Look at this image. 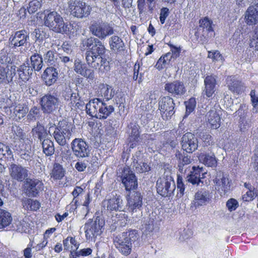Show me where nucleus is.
Masks as SVG:
<instances>
[{"label": "nucleus", "mask_w": 258, "mask_h": 258, "mask_svg": "<svg viewBox=\"0 0 258 258\" xmlns=\"http://www.w3.org/2000/svg\"><path fill=\"white\" fill-rule=\"evenodd\" d=\"M164 89L174 97H181L186 91L184 83L179 81L166 83Z\"/></svg>", "instance_id": "2eb2a0df"}, {"label": "nucleus", "mask_w": 258, "mask_h": 258, "mask_svg": "<svg viewBox=\"0 0 258 258\" xmlns=\"http://www.w3.org/2000/svg\"><path fill=\"white\" fill-rule=\"evenodd\" d=\"M7 50L5 49H3L1 50L0 53V63L1 65L4 64H10L9 62L11 61V58L8 55Z\"/></svg>", "instance_id": "603ef678"}, {"label": "nucleus", "mask_w": 258, "mask_h": 258, "mask_svg": "<svg viewBox=\"0 0 258 258\" xmlns=\"http://www.w3.org/2000/svg\"><path fill=\"white\" fill-rule=\"evenodd\" d=\"M10 176L18 181H23L28 178V170L21 165L12 164L10 167Z\"/></svg>", "instance_id": "6ab92c4d"}, {"label": "nucleus", "mask_w": 258, "mask_h": 258, "mask_svg": "<svg viewBox=\"0 0 258 258\" xmlns=\"http://www.w3.org/2000/svg\"><path fill=\"white\" fill-rule=\"evenodd\" d=\"M208 57L211 58L213 60H222V56L218 51H215L213 52L209 51Z\"/></svg>", "instance_id": "13d9d810"}, {"label": "nucleus", "mask_w": 258, "mask_h": 258, "mask_svg": "<svg viewBox=\"0 0 258 258\" xmlns=\"http://www.w3.org/2000/svg\"><path fill=\"white\" fill-rule=\"evenodd\" d=\"M43 152L46 156H51L54 154V147L53 142L49 139H46L41 142Z\"/></svg>", "instance_id": "a19ab883"}, {"label": "nucleus", "mask_w": 258, "mask_h": 258, "mask_svg": "<svg viewBox=\"0 0 258 258\" xmlns=\"http://www.w3.org/2000/svg\"><path fill=\"white\" fill-rule=\"evenodd\" d=\"M41 7V2L39 0H32L29 4L27 12L29 14H33L36 12Z\"/></svg>", "instance_id": "a18cd8bd"}, {"label": "nucleus", "mask_w": 258, "mask_h": 258, "mask_svg": "<svg viewBox=\"0 0 258 258\" xmlns=\"http://www.w3.org/2000/svg\"><path fill=\"white\" fill-rule=\"evenodd\" d=\"M175 157L178 160V170L181 173H184L188 169L187 165L191 163L190 156H189L183 153L182 154L179 151H176Z\"/></svg>", "instance_id": "bb28decb"}, {"label": "nucleus", "mask_w": 258, "mask_h": 258, "mask_svg": "<svg viewBox=\"0 0 258 258\" xmlns=\"http://www.w3.org/2000/svg\"><path fill=\"white\" fill-rule=\"evenodd\" d=\"M177 189L179 190L181 195H183L184 191V185L182 182V178L178 176L177 181Z\"/></svg>", "instance_id": "e2e57ef3"}, {"label": "nucleus", "mask_w": 258, "mask_h": 258, "mask_svg": "<svg viewBox=\"0 0 258 258\" xmlns=\"http://www.w3.org/2000/svg\"><path fill=\"white\" fill-rule=\"evenodd\" d=\"M114 111V107L101 100L100 107L99 108L100 119H106Z\"/></svg>", "instance_id": "72a5a7b5"}, {"label": "nucleus", "mask_w": 258, "mask_h": 258, "mask_svg": "<svg viewBox=\"0 0 258 258\" xmlns=\"http://www.w3.org/2000/svg\"><path fill=\"white\" fill-rule=\"evenodd\" d=\"M110 49L113 50H119L122 49L124 43L122 40L118 36H112L109 39Z\"/></svg>", "instance_id": "4c0bfd02"}, {"label": "nucleus", "mask_w": 258, "mask_h": 258, "mask_svg": "<svg viewBox=\"0 0 258 258\" xmlns=\"http://www.w3.org/2000/svg\"><path fill=\"white\" fill-rule=\"evenodd\" d=\"M18 72L19 79L21 80V81H19L18 82V84L21 87V88L23 89L25 86L24 83L28 81L30 77V75L32 74L33 69L29 66L24 64L20 66V68L18 70Z\"/></svg>", "instance_id": "393cba45"}, {"label": "nucleus", "mask_w": 258, "mask_h": 258, "mask_svg": "<svg viewBox=\"0 0 258 258\" xmlns=\"http://www.w3.org/2000/svg\"><path fill=\"white\" fill-rule=\"evenodd\" d=\"M100 104L101 100L98 98L90 100L86 105L87 113L92 117L98 118Z\"/></svg>", "instance_id": "a878e982"}, {"label": "nucleus", "mask_w": 258, "mask_h": 258, "mask_svg": "<svg viewBox=\"0 0 258 258\" xmlns=\"http://www.w3.org/2000/svg\"><path fill=\"white\" fill-rule=\"evenodd\" d=\"M56 59V54L52 50L48 51L44 56V61L50 65L54 64Z\"/></svg>", "instance_id": "09e8293b"}, {"label": "nucleus", "mask_w": 258, "mask_h": 258, "mask_svg": "<svg viewBox=\"0 0 258 258\" xmlns=\"http://www.w3.org/2000/svg\"><path fill=\"white\" fill-rule=\"evenodd\" d=\"M184 104L186 107L185 113L186 115H188L194 111L196 105V101L195 98H191L188 100L185 101Z\"/></svg>", "instance_id": "8fccbe9b"}, {"label": "nucleus", "mask_w": 258, "mask_h": 258, "mask_svg": "<svg viewBox=\"0 0 258 258\" xmlns=\"http://www.w3.org/2000/svg\"><path fill=\"white\" fill-rule=\"evenodd\" d=\"M78 94L77 93H72L71 94V96L70 98H66V100L67 101H70V102L69 104H71V105L74 106V104L76 103V101L78 100Z\"/></svg>", "instance_id": "69168bd1"}, {"label": "nucleus", "mask_w": 258, "mask_h": 258, "mask_svg": "<svg viewBox=\"0 0 258 258\" xmlns=\"http://www.w3.org/2000/svg\"><path fill=\"white\" fill-rule=\"evenodd\" d=\"M16 74V67L11 64L0 65V85L13 84V78Z\"/></svg>", "instance_id": "9b49d317"}, {"label": "nucleus", "mask_w": 258, "mask_h": 258, "mask_svg": "<svg viewBox=\"0 0 258 258\" xmlns=\"http://www.w3.org/2000/svg\"><path fill=\"white\" fill-rule=\"evenodd\" d=\"M203 163L209 167L215 166L217 164V160L215 155L213 153L207 154L201 156Z\"/></svg>", "instance_id": "c03bdc74"}, {"label": "nucleus", "mask_w": 258, "mask_h": 258, "mask_svg": "<svg viewBox=\"0 0 258 258\" xmlns=\"http://www.w3.org/2000/svg\"><path fill=\"white\" fill-rule=\"evenodd\" d=\"M158 106L162 118L164 120L170 119L175 113V103L173 99L169 96L160 98Z\"/></svg>", "instance_id": "0eeeda50"}, {"label": "nucleus", "mask_w": 258, "mask_h": 258, "mask_svg": "<svg viewBox=\"0 0 258 258\" xmlns=\"http://www.w3.org/2000/svg\"><path fill=\"white\" fill-rule=\"evenodd\" d=\"M88 165V160L79 161L75 164L76 169L80 172L84 171Z\"/></svg>", "instance_id": "6e6d98bb"}, {"label": "nucleus", "mask_w": 258, "mask_h": 258, "mask_svg": "<svg viewBox=\"0 0 258 258\" xmlns=\"http://www.w3.org/2000/svg\"><path fill=\"white\" fill-rule=\"evenodd\" d=\"M255 193L251 189H249L246 194L242 196V199L244 201H250L252 200Z\"/></svg>", "instance_id": "052dcab7"}, {"label": "nucleus", "mask_w": 258, "mask_h": 258, "mask_svg": "<svg viewBox=\"0 0 258 258\" xmlns=\"http://www.w3.org/2000/svg\"><path fill=\"white\" fill-rule=\"evenodd\" d=\"M210 200L209 191L205 189L198 190L195 193L191 207L197 208L200 206H205L209 203Z\"/></svg>", "instance_id": "412c9836"}, {"label": "nucleus", "mask_w": 258, "mask_h": 258, "mask_svg": "<svg viewBox=\"0 0 258 258\" xmlns=\"http://www.w3.org/2000/svg\"><path fill=\"white\" fill-rule=\"evenodd\" d=\"M72 125L66 120L59 121L55 126L52 135L56 142L60 146L66 145L72 135Z\"/></svg>", "instance_id": "20e7f679"}, {"label": "nucleus", "mask_w": 258, "mask_h": 258, "mask_svg": "<svg viewBox=\"0 0 258 258\" xmlns=\"http://www.w3.org/2000/svg\"><path fill=\"white\" fill-rule=\"evenodd\" d=\"M181 145L184 151L191 153L198 149V139L193 134L187 133L182 136Z\"/></svg>", "instance_id": "4468645a"}, {"label": "nucleus", "mask_w": 258, "mask_h": 258, "mask_svg": "<svg viewBox=\"0 0 258 258\" xmlns=\"http://www.w3.org/2000/svg\"><path fill=\"white\" fill-rule=\"evenodd\" d=\"M12 221V214L8 211L0 208V229L11 228Z\"/></svg>", "instance_id": "2f4dec72"}, {"label": "nucleus", "mask_w": 258, "mask_h": 258, "mask_svg": "<svg viewBox=\"0 0 258 258\" xmlns=\"http://www.w3.org/2000/svg\"><path fill=\"white\" fill-rule=\"evenodd\" d=\"M13 152L10 148L5 144L0 143V160L4 158L12 157Z\"/></svg>", "instance_id": "49530a36"}, {"label": "nucleus", "mask_w": 258, "mask_h": 258, "mask_svg": "<svg viewBox=\"0 0 258 258\" xmlns=\"http://www.w3.org/2000/svg\"><path fill=\"white\" fill-rule=\"evenodd\" d=\"M74 70L77 73L87 78L93 79L94 78V71L88 68L87 66L85 64H83L79 59L75 61Z\"/></svg>", "instance_id": "c85d7f7f"}, {"label": "nucleus", "mask_w": 258, "mask_h": 258, "mask_svg": "<svg viewBox=\"0 0 258 258\" xmlns=\"http://www.w3.org/2000/svg\"><path fill=\"white\" fill-rule=\"evenodd\" d=\"M203 177L197 176V175H195V174H190L187 176V180L192 184H199L200 182H201V178Z\"/></svg>", "instance_id": "4d7b16f0"}, {"label": "nucleus", "mask_w": 258, "mask_h": 258, "mask_svg": "<svg viewBox=\"0 0 258 258\" xmlns=\"http://www.w3.org/2000/svg\"><path fill=\"white\" fill-rule=\"evenodd\" d=\"M169 9L167 8H163L161 10L160 14V21L162 24L165 23L167 17L168 16Z\"/></svg>", "instance_id": "bf43d9fd"}, {"label": "nucleus", "mask_w": 258, "mask_h": 258, "mask_svg": "<svg viewBox=\"0 0 258 258\" xmlns=\"http://www.w3.org/2000/svg\"><path fill=\"white\" fill-rule=\"evenodd\" d=\"M252 159L253 160V166L254 168L256 170L258 171V150H255L254 151V154L252 158Z\"/></svg>", "instance_id": "774afa93"}, {"label": "nucleus", "mask_w": 258, "mask_h": 258, "mask_svg": "<svg viewBox=\"0 0 258 258\" xmlns=\"http://www.w3.org/2000/svg\"><path fill=\"white\" fill-rule=\"evenodd\" d=\"M58 72L53 67H47L43 73L41 78L44 83L47 86L54 84L58 79Z\"/></svg>", "instance_id": "4be33fe9"}, {"label": "nucleus", "mask_w": 258, "mask_h": 258, "mask_svg": "<svg viewBox=\"0 0 258 258\" xmlns=\"http://www.w3.org/2000/svg\"><path fill=\"white\" fill-rule=\"evenodd\" d=\"M103 222L97 218L95 221H91L85 225V234L87 239H92L99 235L102 233L101 228Z\"/></svg>", "instance_id": "ddd939ff"}, {"label": "nucleus", "mask_w": 258, "mask_h": 258, "mask_svg": "<svg viewBox=\"0 0 258 258\" xmlns=\"http://www.w3.org/2000/svg\"><path fill=\"white\" fill-rule=\"evenodd\" d=\"M24 183V193L29 197H35L43 190V184L39 179L28 178Z\"/></svg>", "instance_id": "9d476101"}, {"label": "nucleus", "mask_w": 258, "mask_h": 258, "mask_svg": "<svg viewBox=\"0 0 258 258\" xmlns=\"http://www.w3.org/2000/svg\"><path fill=\"white\" fill-rule=\"evenodd\" d=\"M205 89L203 93L207 97H210L216 90V80L214 76L208 75L204 80Z\"/></svg>", "instance_id": "c756f323"}, {"label": "nucleus", "mask_w": 258, "mask_h": 258, "mask_svg": "<svg viewBox=\"0 0 258 258\" xmlns=\"http://www.w3.org/2000/svg\"><path fill=\"white\" fill-rule=\"evenodd\" d=\"M250 95L253 106V110L254 112H258V97L255 95V91L254 90H252L251 91Z\"/></svg>", "instance_id": "5fc2aeb1"}, {"label": "nucleus", "mask_w": 258, "mask_h": 258, "mask_svg": "<svg viewBox=\"0 0 258 258\" xmlns=\"http://www.w3.org/2000/svg\"><path fill=\"white\" fill-rule=\"evenodd\" d=\"M156 186L157 192L165 197L170 196L175 189L174 182L171 177L160 178L157 181Z\"/></svg>", "instance_id": "1a4fd4ad"}, {"label": "nucleus", "mask_w": 258, "mask_h": 258, "mask_svg": "<svg viewBox=\"0 0 258 258\" xmlns=\"http://www.w3.org/2000/svg\"><path fill=\"white\" fill-rule=\"evenodd\" d=\"M226 206L228 210L232 212L235 210L238 207V203L235 199L231 198L227 201Z\"/></svg>", "instance_id": "864d4df0"}, {"label": "nucleus", "mask_w": 258, "mask_h": 258, "mask_svg": "<svg viewBox=\"0 0 258 258\" xmlns=\"http://www.w3.org/2000/svg\"><path fill=\"white\" fill-rule=\"evenodd\" d=\"M85 44L88 48L85 58L89 66L103 72L109 71V62L103 57L105 47L102 42L98 38L91 37L87 39Z\"/></svg>", "instance_id": "f257e3e1"}, {"label": "nucleus", "mask_w": 258, "mask_h": 258, "mask_svg": "<svg viewBox=\"0 0 258 258\" xmlns=\"http://www.w3.org/2000/svg\"><path fill=\"white\" fill-rule=\"evenodd\" d=\"M22 204L27 210L37 211L40 207V203L37 200L25 198L22 200Z\"/></svg>", "instance_id": "79ce46f5"}, {"label": "nucleus", "mask_w": 258, "mask_h": 258, "mask_svg": "<svg viewBox=\"0 0 258 258\" xmlns=\"http://www.w3.org/2000/svg\"><path fill=\"white\" fill-rule=\"evenodd\" d=\"M89 29L93 35L100 39H104L114 32L111 25L106 22L99 21L93 22L91 24Z\"/></svg>", "instance_id": "39448f33"}, {"label": "nucleus", "mask_w": 258, "mask_h": 258, "mask_svg": "<svg viewBox=\"0 0 258 258\" xmlns=\"http://www.w3.org/2000/svg\"><path fill=\"white\" fill-rule=\"evenodd\" d=\"M13 110L15 117H18L19 119L25 116L29 110L26 105L20 104L15 106Z\"/></svg>", "instance_id": "37998d69"}, {"label": "nucleus", "mask_w": 258, "mask_h": 258, "mask_svg": "<svg viewBox=\"0 0 258 258\" xmlns=\"http://www.w3.org/2000/svg\"><path fill=\"white\" fill-rule=\"evenodd\" d=\"M29 34L25 30L16 31L11 35L9 41L10 45L16 48L24 46L28 42L29 39Z\"/></svg>", "instance_id": "dca6fc26"}, {"label": "nucleus", "mask_w": 258, "mask_h": 258, "mask_svg": "<svg viewBox=\"0 0 258 258\" xmlns=\"http://www.w3.org/2000/svg\"><path fill=\"white\" fill-rule=\"evenodd\" d=\"M161 57L163 59L164 63H166V65L170 64L172 61H173L175 60V58L173 56V54H170V52H168L163 56Z\"/></svg>", "instance_id": "680f3d73"}, {"label": "nucleus", "mask_w": 258, "mask_h": 258, "mask_svg": "<svg viewBox=\"0 0 258 258\" xmlns=\"http://www.w3.org/2000/svg\"><path fill=\"white\" fill-rule=\"evenodd\" d=\"M39 113V109L36 106L33 107L30 110L29 113L28 115V118L30 119H33L35 117V116L38 115Z\"/></svg>", "instance_id": "0e129e2a"}, {"label": "nucleus", "mask_w": 258, "mask_h": 258, "mask_svg": "<svg viewBox=\"0 0 258 258\" xmlns=\"http://www.w3.org/2000/svg\"><path fill=\"white\" fill-rule=\"evenodd\" d=\"M71 148L74 155L78 158L88 157L91 150L89 145L83 139L79 138L72 141Z\"/></svg>", "instance_id": "f8f14e48"}, {"label": "nucleus", "mask_w": 258, "mask_h": 258, "mask_svg": "<svg viewBox=\"0 0 258 258\" xmlns=\"http://www.w3.org/2000/svg\"><path fill=\"white\" fill-rule=\"evenodd\" d=\"M98 92L107 100L111 99L114 95V92L111 87L107 84L100 85Z\"/></svg>", "instance_id": "ea45409f"}, {"label": "nucleus", "mask_w": 258, "mask_h": 258, "mask_svg": "<svg viewBox=\"0 0 258 258\" xmlns=\"http://www.w3.org/2000/svg\"><path fill=\"white\" fill-rule=\"evenodd\" d=\"M91 10L90 6L86 3L79 1L74 3L73 8L72 9V14L78 18H86L90 15Z\"/></svg>", "instance_id": "a211bd4d"}, {"label": "nucleus", "mask_w": 258, "mask_h": 258, "mask_svg": "<svg viewBox=\"0 0 258 258\" xmlns=\"http://www.w3.org/2000/svg\"><path fill=\"white\" fill-rule=\"evenodd\" d=\"M128 206V210L132 213H136L138 211H141L143 205L142 196L139 192H134L131 196L126 197Z\"/></svg>", "instance_id": "f3484780"}, {"label": "nucleus", "mask_w": 258, "mask_h": 258, "mask_svg": "<svg viewBox=\"0 0 258 258\" xmlns=\"http://www.w3.org/2000/svg\"><path fill=\"white\" fill-rule=\"evenodd\" d=\"M138 235L136 230H130L116 235L113 240L115 247L125 255H128L131 251L132 242L135 241Z\"/></svg>", "instance_id": "7ed1b4c3"}, {"label": "nucleus", "mask_w": 258, "mask_h": 258, "mask_svg": "<svg viewBox=\"0 0 258 258\" xmlns=\"http://www.w3.org/2000/svg\"><path fill=\"white\" fill-rule=\"evenodd\" d=\"M40 103L43 112L50 114L58 109L60 100L56 95L48 93L41 98Z\"/></svg>", "instance_id": "423d86ee"}, {"label": "nucleus", "mask_w": 258, "mask_h": 258, "mask_svg": "<svg viewBox=\"0 0 258 258\" xmlns=\"http://www.w3.org/2000/svg\"><path fill=\"white\" fill-rule=\"evenodd\" d=\"M199 27L198 33L202 35L204 38L207 39L213 36L214 30L212 27L213 22L208 18L205 17L199 21Z\"/></svg>", "instance_id": "aec40b11"}, {"label": "nucleus", "mask_w": 258, "mask_h": 258, "mask_svg": "<svg viewBox=\"0 0 258 258\" xmlns=\"http://www.w3.org/2000/svg\"><path fill=\"white\" fill-rule=\"evenodd\" d=\"M228 87L229 89L233 93L239 94L244 91V86L241 81L237 80L234 77H230L228 79Z\"/></svg>", "instance_id": "473e14b6"}, {"label": "nucleus", "mask_w": 258, "mask_h": 258, "mask_svg": "<svg viewBox=\"0 0 258 258\" xmlns=\"http://www.w3.org/2000/svg\"><path fill=\"white\" fill-rule=\"evenodd\" d=\"M216 183V188L218 190H221L225 194L229 189V181L226 174L221 171L217 173L216 176L214 179Z\"/></svg>", "instance_id": "b1692460"}, {"label": "nucleus", "mask_w": 258, "mask_h": 258, "mask_svg": "<svg viewBox=\"0 0 258 258\" xmlns=\"http://www.w3.org/2000/svg\"><path fill=\"white\" fill-rule=\"evenodd\" d=\"M104 207L107 208V210L112 211H123L124 208L122 200L119 196H115L103 202Z\"/></svg>", "instance_id": "5701e85b"}, {"label": "nucleus", "mask_w": 258, "mask_h": 258, "mask_svg": "<svg viewBox=\"0 0 258 258\" xmlns=\"http://www.w3.org/2000/svg\"><path fill=\"white\" fill-rule=\"evenodd\" d=\"M27 8L21 7L18 12L17 15L20 19H25L27 16Z\"/></svg>", "instance_id": "338daca9"}, {"label": "nucleus", "mask_w": 258, "mask_h": 258, "mask_svg": "<svg viewBox=\"0 0 258 258\" xmlns=\"http://www.w3.org/2000/svg\"><path fill=\"white\" fill-rule=\"evenodd\" d=\"M44 24L53 32L62 34H68L71 26L57 12L49 10L44 11Z\"/></svg>", "instance_id": "f03ea898"}, {"label": "nucleus", "mask_w": 258, "mask_h": 258, "mask_svg": "<svg viewBox=\"0 0 258 258\" xmlns=\"http://www.w3.org/2000/svg\"><path fill=\"white\" fill-rule=\"evenodd\" d=\"M30 61L31 68L36 71H39L43 66L42 58L41 56L37 53H35L31 56Z\"/></svg>", "instance_id": "e433bc0d"}, {"label": "nucleus", "mask_w": 258, "mask_h": 258, "mask_svg": "<svg viewBox=\"0 0 258 258\" xmlns=\"http://www.w3.org/2000/svg\"><path fill=\"white\" fill-rule=\"evenodd\" d=\"M32 133L33 136L37 137L40 142L47 139V130L44 126L40 124L37 123V125L32 129Z\"/></svg>", "instance_id": "c9c22d12"}, {"label": "nucleus", "mask_w": 258, "mask_h": 258, "mask_svg": "<svg viewBox=\"0 0 258 258\" xmlns=\"http://www.w3.org/2000/svg\"><path fill=\"white\" fill-rule=\"evenodd\" d=\"M249 46L251 48L258 51V28L256 27L254 31L253 34L252 36V38L250 40V43Z\"/></svg>", "instance_id": "3c124183"}, {"label": "nucleus", "mask_w": 258, "mask_h": 258, "mask_svg": "<svg viewBox=\"0 0 258 258\" xmlns=\"http://www.w3.org/2000/svg\"><path fill=\"white\" fill-rule=\"evenodd\" d=\"M64 173L65 170L62 166L58 163H55L50 173V177L54 180H59L64 176Z\"/></svg>", "instance_id": "58836bf2"}, {"label": "nucleus", "mask_w": 258, "mask_h": 258, "mask_svg": "<svg viewBox=\"0 0 258 258\" xmlns=\"http://www.w3.org/2000/svg\"><path fill=\"white\" fill-rule=\"evenodd\" d=\"M121 182L127 191L136 189L138 181L134 172L128 167L122 170L120 175Z\"/></svg>", "instance_id": "6e6552de"}, {"label": "nucleus", "mask_w": 258, "mask_h": 258, "mask_svg": "<svg viewBox=\"0 0 258 258\" xmlns=\"http://www.w3.org/2000/svg\"><path fill=\"white\" fill-rule=\"evenodd\" d=\"M219 112L221 111H217L215 108H213L209 110L206 115V119L213 129H216L220 125L221 118Z\"/></svg>", "instance_id": "cd10ccee"}, {"label": "nucleus", "mask_w": 258, "mask_h": 258, "mask_svg": "<svg viewBox=\"0 0 258 258\" xmlns=\"http://www.w3.org/2000/svg\"><path fill=\"white\" fill-rule=\"evenodd\" d=\"M134 167H135L136 171L143 173L149 171L150 170V166L145 162H139L137 161L134 162Z\"/></svg>", "instance_id": "de8ad7c7"}, {"label": "nucleus", "mask_w": 258, "mask_h": 258, "mask_svg": "<svg viewBox=\"0 0 258 258\" xmlns=\"http://www.w3.org/2000/svg\"><path fill=\"white\" fill-rule=\"evenodd\" d=\"M139 126L135 122H131L127 126V132L131 142L136 141L139 137Z\"/></svg>", "instance_id": "f704fd0d"}, {"label": "nucleus", "mask_w": 258, "mask_h": 258, "mask_svg": "<svg viewBox=\"0 0 258 258\" xmlns=\"http://www.w3.org/2000/svg\"><path fill=\"white\" fill-rule=\"evenodd\" d=\"M245 22L248 25L256 24L258 22V5L250 6L245 13Z\"/></svg>", "instance_id": "7c9ffc66"}]
</instances>
